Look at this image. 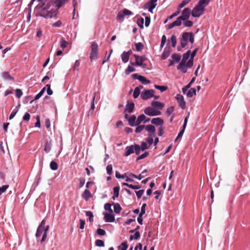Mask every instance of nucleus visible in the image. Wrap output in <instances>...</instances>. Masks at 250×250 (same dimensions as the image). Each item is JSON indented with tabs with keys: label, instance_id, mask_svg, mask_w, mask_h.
Masks as SVG:
<instances>
[{
	"label": "nucleus",
	"instance_id": "5701e85b",
	"mask_svg": "<svg viewBox=\"0 0 250 250\" xmlns=\"http://www.w3.org/2000/svg\"><path fill=\"white\" fill-rule=\"evenodd\" d=\"M134 108V103L132 102H129L128 101L127 102V104L126 105L125 111H127L129 113H130L133 112Z\"/></svg>",
	"mask_w": 250,
	"mask_h": 250
},
{
	"label": "nucleus",
	"instance_id": "c756f323",
	"mask_svg": "<svg viewBox=\"0 0 250 250\" xmlns=\"http://www.w3.org/2000/svg\"><path fill=\"white\" fill-rule=\"evenodd\" d=\"M195 95H196V89L194 88H190L186 93L187 96L189 98H191Z\"/></svg>",
	"mask_w": 250,
	"mask_h": 250
},
{
	"label": "nucleus",
	"instance_id": "dca6fc26",
	"mask_svg": "<svg viewBox=\"0 0 250 250\" xmlns=\"http://www.w3.org/2000/svg\"><path fill=\"white\" fill-rule=\"evenodd\" d=\"M151 105L155 109H156L160 111V110L162 109L165 106V104L163 103H161L159 101H152L151 103Z\"/></svg>",
	"mask_w": 250,
	"mask_h": 250
},
{
	"label": "nucleus",
	"instance_id": "f03ea898",
	"mask_svg": "<svg viewBox=\"0 0 250 250\" xmlns=\"http://www.w3.org/2000/svg\"><path fill=\"white\" fill-rule=\"evenodd\" d=\"M190 58V50H188L186 53L183 54L182 59L177 66V70L182 74H185L187 69L191 67L193 64V62L189 63Z\"/></svg>",
	"mask_w": 250,
	"mask_h": 250
},
{
	"label": "nucleus",
	"instance_id": "f704fd0d",
	"mask_svg": "<svg viewBox=\"0 0 250 250\" xmlns=\"http://www.w3.org/2000/svg\"><path fill=\"white\" fill-rule=\"evenodd\" d=\"M95 245L98 247H104V242L103 240L97 239L95 241Z\"/></svg>",
	"mask_w": 250,
	"mask_h": 250
},
{
	"label": "nucleus",
	"instance_id": "cd10ccee",
	"mask_svg": "<svg viewBox=\"0 0 250 250\" xmlns=\"http://www.w3.org/2000/svg\"><path fill=\"white\" fill-rule=\"evenodd\" d=\"M172 60L175 62H179L181 60V56L180 54L174 53L171 55Z\"/></svg>",
	"mask_w": 250,
	"mask_h": 250
},
{
	"label": "nucleus",
	"instance_id": "49530a36",
	"mask_svg": "<svg viewBox=\"0 0 250 250\" xmlns=\"http://www.w3.org/2000/svg\"><path fill=\"white\" fill-rule=\"evenodd\" d=\"M140 94V90L138 87H136L133 91V97L136 99L138 97L139 95Z\"/></svg>",
	"mask_w": 250,
	"mask_h": 250
},
{
	"label": "nucleus",
	"instance_id": "20e7f679",
	"mask_svg": "<svg viewBox=\"0 0 250 250\" xmlns=\"http://www.w3.org/2000/svg\"><path fill=\"white\" fill-rule=\"evenodd\" d=\"M192 44L194 42V35L192 32H184L180 39L181 48H184L188 44V42Z\"/></svg>",
	"mask_w": 250,
	"mask_h": 250
},
{
	"label": "nucleus",
	"instance_id": "b1692460",
	"mask_svg": "<svg viewBox=\"0 0 250 250\" xmlns=\"http://www.w3.org/2000/svg\"><path fill=\"white\" fill-rule=\"evenodd\" d=\"M67 2V0H56L54 3L56 7V11L60 9L65 3ZM57 13V12H56Z\"/></svg>",
	"mask_w": 250,
	"mask_h": 250
},
{
	"label": "nucleus",
	"instance_id": "37998d69",
	"mask_svg": "<svg viewBox=\"0 0 250 250\" xmlns=\"http://www.w3.org/2000/svg\"><path fill=\"white\" fill-rule=\"evenodd\" d=\"M144 45L141 42H137L135 43L136 50L138 52H140L143 49Z\"/></svg>",
	"mask_w": 250,
	"mask_h": 250
},
{
	"label": "nucleus",
	"instance_id": "4468645a",
	"mask_svg": "<svg viewBox=\"0 0 250 250\" xmlns=\"http://www.w3.org/2000/svg\"><path fill=\"white\" fill-rule=\"evenodd\" d=\"M146 130L148 132V136H155V128L152 125H147L145 127Z\"/></svg>",
	"mask_w": 250,
	"mask_h": 250
},
{
	"label": "nucleus",
	"instance_id": "bf43d9fd",
	"mask_svg": "<svg viewBox=\"0 0 250 250\" xmlns=\"http://www.w3.org/2000/svg\"><path fill=\"white\" fill-rule=\"evenodd\" d=\"M165 127L164 125H161L159 127L158 135L159 136H162L164 133Z\"/></svg>",
	"mask_w": 250,
	"mask_h": 250
},
{
	"label": "nucleus",
	"instance_id": "2eb2a0df",
	"mask_svg": "<svg viewBox=\"0 0 250 250\" xmlns=\"http://www.w3.org/2000/svg\"><path fill=\"white\" fill-rule=\"evenodd\" d=\"M132 76L135 79L139 80L144 84H149L150 83V81L146 79L144 76L138 75L137 74H133Z\"/></svg>",
	"mask_w": 250,
	"mask_h": 250
},
{
	"label": "nucleus",
	"instance_id": "338daca9",
	"mask_svg": "<svg viewBox=\"0 0 250 250\" xmlns=\"http://www.w3.org/2000/svg\"><path fill=\"white\" fill-rule=\"evenodd\" d=\"M62 22L61 21L59 20L56 22L54 23L52 25V26L54 27H60L62 26Z\"/></svg>",
	"mask_w": 250,
	"mask_h": 250
},
{
	"label": "nucleus",
	"instance_id": "79ce46f5",
	"mask_svg": "<svg viewBox=\"0 0 250 250\" xmlns=\"http://www.w3.org/2000/svg\"><path fill=\"white\" fill-rule=\"evenodd\" d=\"M134 152L137 155H139L142 149L141 148L140 146L137 144H134Z\"/></svg>",
	"mask_w": 250,
	"mask_h": 250
},
{
	"label": "nucleus",
	"instance_id": "58836bf2",
	"mask_svg": "<svg viewBox=\"0 0 250 250\" xmlns=\"http://www.w3.org/2000/svg\"><path fill=\"white\" fill-rule=\"evenodd\" d=\"M68 44V42L63 39H62L60 42V46L62 50L67 46Z\"/></svg>",
	"mask_w": 250,
	"mask_h": 250
},
{
	"label": "nucleus",
	"instance_id": "4c0bfd02",
	"mask_svg": "<svg viewBox=\"0 0 250 250\" xmlns=\"http://www.w3.org/2000/svg\"><path fill=\"white\" fill-rule=\"evenodd\" d=\"M154 86L155 88H156V89L159 90L161 92H163L165 91L167 89V87L166 86H161V85L155 84Z\"/></svg>",
	"mask_w": 250,
	"mask_h": 250
},
{
	"label": "nucleus",
	"instance_id": "09e8293b",
	"mask_svg": "<svg viewBox=\"0 0 250 250\" xmlns=\"http://www.w3.org/2000/svg\"><path fill=\"white\" fill-rule=\"evenodd\" d=\"M198 49V48H196L194 50H193L192 52L190 51V58L189 63H191V62H193L194 57H195Z\"/></svg>",
	"mask_w": 250,
	"mask_h": 250
},
{
	"label": "nucleus",
	"instance_id": "8fccbe9b",
	"mask_svg": "<svg viewBox=\"0 0 250 250\" xmlns=\"http://www.w3.org/2000/svg\"><path fill=\"white\" fill-rule=\"evenodd\" d=\"M137 127L135 129V132L136 133H140L144 129H145L146 126L145 125H137Z\"/></svg>",
	"mask_w": 250,
	"mask_h": 250
},
{
	"label": "nucleus",
	"instance_id": "774afa93",
	"mask_svg": "<svg viewBox=\"0 0 250 250\" xmlns=\"http://www.w3.org/2000/svg\"><path fill=\"white\" fill-rule=\"evenodd\" d=\"M190 86L191 84L189 83L187 85L182 88V90L184 94L186 93V92L188 91V89L190 88Z\"/></svg>",
	"mask_w": 250,
	"mask_h": 250
},
{
	"label": "nucleus",
	"instance_id": "0e129e2a",
	"mask_svg": "<svg viewBox=\"0 0 250 250\" xmlns=\"http://www.w3.org/2000/svg\"><path fill=\"white\" fill-rule=\"evenodd\" d=\"M79 223H80V229H83L84 228V225L85 224V220H83V219H80Z\"/></svg>",
	"mask_w": 250,
	"mask_h": 250
},
{
	"label": "nucleus",
	"instance_id": "412c9836",
	"mask_svg": "<svg viewBox=\"0 0 250 250\" xmlns=\"http://www.w3.org/2000/svg\"><path fill=\"white\" fill-rule=\"evenodd\" d=\"M134 145L127 146L125 149V156H128L134 152Z\"/></svg>",
	"mask_w": 250,
	"mask_h": 250
},
{
	"label": "nucleus",
	"instance_id": "864d4df0",
	"mask_svg": "<svg viewBox=\"0 0 250 250\" xmlns=\"http://www.w3.org/2000/svg\"><path fill=\"white\" fill-rule=\"evenodd\" d=\"M154 137L155 136H148V137H147L146 140V143L148 145H149V147L153 143V137Z\"/></svg>",
	"mask_w": 250,
	"mask_h": 250
},
{
	"label": "nucleus",
	"instance_id": "a878e982",
	"mask_svg": "<svg viewBox=\"0 0 250 250\" xmlns=\"http://www.w3.org/2000/svg\"><path fill=\"white\" fill-rule=\"evenodd\" d=\"M113 208L114 211L116 214H119L122 209L120 205L118 203H113Z\"/></svg>",
	"mask_w": 250,
	"mask_h": 250
},
{
	"label": "nucleus",
	"instance_id": "9d476101",
	"mask_svg": "<svg viewBox=\"0 0 250 250\" xmlns=\"http://www.w3.org/2000/svg\"><path fill=\"white\" fill-rule=\"evenodd\" d=\"M125 118L127 119L128 122V124L131 126H135L138 125L137 124V119L135 115H131L130 117L128 116L126 113L125 114Z\"/></svg>",
	"mask_w": 250,
	"mask_h": 250
},
{
	"label": "nucleus",
	"instance_id": "de8ad7c7",
	"mask_svg": "<svg viewBox=\"0 0 250 250\" xmlns=\"http://www.w3.org/2000/svg\"><path fill=\"white\" fill-rule=\"evenodd\" d=\"M142 151H144L149 148V145L146 142H142L140 146Z\"/></svg>",
	"mask_w": 250,
	"mask_h": 250
},
{
	"label": "nucleus",
	"instance_id": "69168bd1",
	"mask_svg": "<svg viewBox=\"0 0 250 250\" xmlns=\"http://www.w3.org/2000/svg\"><path fill=\"white\" fill-rule=\"evenodd\" d=\"M135 192L137 198L139 199L142 197V195L143 194L144 190L143 189H141L137 191H135Z\"/></svg>",
	"mask_w": 250,
	"mask_h": 250
},
{
	"label": "nucleus",
	"instance_id": "a18cd8bd",
	"mask_svg": "<svg viewBox=\"0 0 250 250\" xmlns=\"http://www.w3.org/2000/svg\"><path fill=\"white\" fill-rule=\"evenodd\" d=\"M120 188H113V195L112 198L113 200H115L116 198H117L119 195Z\"/></svg>",
	"mask_w": 250,
	"mask_h": 250
},
{
	"label": "nucleus",
	"instance_id": "423d86ee",
	"mask_svg": "<svg viewBox=\"0 0 250 250\" xmlns=\"http://www.w3.org/2000/svg\"><path fill=\"white\" fill-rule=\"evenodd\" d=\"M144 113L149 116H156L161 114V112L153 106H147L144 110Z\"/></svg>",
	"mask_w": 250,
	"mask_h": 250
},
{
	"label": "nucleus",
	"instance_id": "f257e3e1",
	"mask_svg": "<svg viewBox=\"0 0 250 250\" xmlns=\"http://www.w3.org/2000/svg\"><path fill=\"white\" fill-rule=\"evenodd\" d=\"M51 5V3L49 2L46 3L44 2L43 4H39L36 7V16L45 19H50L53 17H56L57 14L56 10L51 9L48 11Z\"/></svg>",
	"mask_w": 250,
	"mask_h": 250
},
{
	"label": "nucleus",
	"instance_id": "4d7b16f0",
	"mask_svg": "<svg viewBox=\"0 0 250 250\" xmlns=\"http://www.w3.org/2000/svg\"><path fill=\"white\" fill-rule=\"evenodd\" d=\"M183 24L185 27H190L193 25V22L188 20L187 21H184Z\"/></svg>",
	"mask_w": 250,
	"mask_h": 250
},
{
	"label": "nucleus",
	"instance_id": "e433bc0d",
	"mask_svg": "<svg viewBox=\"0 0 250 250\" xmlns=\"http://www.w3.org/2000/svg\"><path fill=\"white\" fill-rule=\"evenodd\" d=\"M191 0H183L182 2L178 5V9H182L185 5L188 4Z\"/></svg>",
	"mask_w": 250,
	"mask_h": 250
},
{
	"label": "nucleus",
	"instance_id": "603ef678",
	"mask_svg": "<svg viewBox=\"0 0 250 250\" xmlns=\"http://www.w3.org/2000/svg\"><path fill=\"white\" fill-rule=\"evenodd\" d=\"M171 45L173 47H174L176 46V43H177V40H176V37L175 35H173L171 36Z\"/></svg>",
	"mask_w": 250,
	"mask_h": 250
},
{
	"label": "nucleus",
	"instance_id": "6ab92c4d",
	"mask_svg": "<svg viewBox=\"0 0 250 250\" xmlns=\"http://www.w3.org/2000/svg\"><path fill=\"white\" fill-rule=\"evenodd\" d=\"M151 123L155 125L159 126V127L161 125H163L164 120L159 117L155 118L151 120Z\"/></svg>",
	"mask_w": 250,
	"mask_h": 250
},
{
	"label": "nucleus",
	"instance_id": "ea45409f",
	"mask_svg": "<svg viewBox=\"0 0 250 250\" xmlns=\"http://www.w3.org/2000/svg\"><path fill=\"white\" fill-rule=\"evenodd\" d=\"M50 167L52 170H56L58 169V166L56 162L52 161L50 163Z\"/></svg>",
	"mask_w": 250,
	"mask_h": 250
},
{
	"label": "nucleus",
	"instance_id": "c85d7f7f",
	"mask_svg": "<svg viewBox=\"0 0 250 250\" xmlns=\"http://www.w3.org/2000/svg\"><path fill=\"white\" fill-rule=\"evenodd\" d=\"M45 87L43 88L40 91V92L35 96L34 99L30 101V103H32L35 100L39 99L41 97V96L43 95V94L44 93V92L45 91Z\"/></svg>",
	"mask_w": 250,
	"mask_h": 250
},
{
	"label": "nucleus",
	"instance_id": "6e6d98bb",
	"mask_svg": "<svg viewBox=\"0 0 250 250\" xmlns=\"http://www.w3.org/2000/svg\"><path fill=\"white\" fill-rule=\"evenodd\" d=\"M174 111V107L173 106L168 107L166 110V114L167 116H169Z\"/></svg>",
	"mask_w": 250,
	"mask_h": 250
},
{
	"label": "nucleus",
	"instance_id": "7ed1b4c3",
	"mask_svg": "<svg viewBox=\"0 0 250 250\" xmlns=\"http://www.w3.org/2000/svg\"><path fill=\"white\" fill-rule=\"evenodd\" d=\"M210 0H199L191 11V16L194 18H198L203 14L205 7L208 5Z\"/></svg>",
	"mask_w": 250,
	"mask_h": 250
},
{
	"label": "nucleus",
	"instance_id": "72a5a7b5",
	"mask_svg": "<svg viewBox=\"0 0 250 250\" xmlns=\"http://www.w3.org/2000/svg\"><path fill=\"white\" fill-rule=\"evenodd\" d=\"M113 206V203L112 204L110 203H106L104 205V208L105 210H107L109 212H113L112 209H111V206Z\"/></svg>",
	"mask_w": 250,
	"mask_h": 250
},
{
	"label": "nucleus",
	"instance_id": "f8f14e48",
	"mask_svg": "<svg viewBox=\"0 0 250 250\" xmlns=\"http://www.w3.org/2000/svg\"><path fill=\"white\" fill-rule=\"evenodd\" d=\"M179 107L182 109H184L186 108V102L184 100V97L181 94H177L175 96Z\"/></svg>",
	"mask_w": 250,
	"mask_h": 250
},
{
	"label": "nucleus",
	"instance_id": "aec40b11",
	"mask_svg": "<svg viewBox=\"0 0 250 250\" xmlns=\"http://www.w3.org/2000/svg\"><path fill=\"white\" fill-rule=\"evenodd\" d=\"M82 198L87 201L90 198L93 197V195L91 193L90 191L87 189H85L82 195Z\"/></svg>",
	"mask_w": 250,
	"mask_h": 250
},
{
	"label": "nucleus",
	"instance_id": "052dcab7",
	"mask_svg": "<svg viewBox=\"0 0 250 250\" xmlns=\"http://www.w3.org/2000/svg\"><path fill=\"white\" fill-rule=\"evenodd\" d=\"M146 204L144 203L142 205L141 208V211L139 214L141 215H144L146 213Z\"/></svg>",
	"mask_w": 250,
	"mask_h": 250
},
{
	"label": "nucleus",
	"instance_id": "4be33fe9",
	"mask_svg": "<svg viewBox=\"0 0 250 250\" xmlns=\"http://www.w3.org/2000/svg\"><path fill=\"white\" fill-rule=\"evenodd\" d=\"M157 4H154L149 1L146 2L145 5V8L147 9L148 11L152 13L153 10L156 7Z\"/></svg>",
	"mask_w": 250,
	"mask_h": 250
},
{
	"label": "nucleus",
	"instance_id": "c03bdc74",
	"mask_svg": "<svg viewBox=\"0 0 250 250\" xmlns=\"http://www.w3.org/2000/svg\"><path fill=\"white\" fill-rule=\"evenodd\" d=\"M137 23L138 26L141 28H144V20L143 18H138L137 21Z\"/></svg>",
	"mask_w": 250,
	"mask_h": 250
},
{
	"label": "nucleus",
	"instance_id": "393cba45",
	"mask_svg": "<svg viewBox=\"0 0 250 250\" xmlns=\"http://www.w3.org/2000/svg\"><path fill=\"white\" fill-rule=\"evenodd\" d=\"M170 52V49H165L161 56V59L162 60H166L169 56Z\"/></svg>",
	"mask_w": 250,
	"mask_h": 250
},
{
	"label": "nucleus",
	"instance_id": "6e6552de",
	"mask_svg": "<svg viewBox=\"0 0 250 250\" xmlns=\"http://www.w3.org/2000/svg\"><path fill=\"white\" fill-rule=\"evenodd\" d=\"M154 90L153 89L146 90L142 92L141 94L142 99L146 100L154 97Z\"/></svg>",
	"mask_w": 250,
	"mask_h": 250
},
{
	"label": "nucleus",
	"instance_id": "473e14b6",
	"mask_svg": "<svg viewBox=\"0 0 250 250\" xmlns=\"http://www.w3.org/2000/svg\"><path fill=\"white\" fill-rule=\"evenodd\" d=\"M2 75L3 78L6 80L14 81V78L12 77L8 72H3Z\"/></svg>",
	"mask_w": 250,
	"mask_h": 250
},
{
	"label": "nucleus",
	"instance_id": "a19ab883",
	"mask_svg": "<svg viewBox=\"0 0 250 250\" xmlns=\"http://www.w3.org/2000/svg\"><path fill=\"white\" fill-rule=\"evenodd\" d=\"M135 71V68L132 66L128 65L127 68L125 70V74L127 75H129L130 73L134 72Z\"/></svg>",
	"mask_w": 250,
	"mask_h": 250
},
{
	"label": "nucleus",
	"instance_id": "680f3d73",
	"mask_svg": "<svg viewBox=\"0 0 250 250\" xmlns=\"http://www.w3.org/2000/svg\"><path fill=\"white\" fill-rule=\"evenodd\" d=\"M166 41H167L166 36L165 35H163L162 37L161 42V44H160V48L161 49H162L165 45Z\"/></svg>",
	"mask_w": 250,
	"mask_h": 250
},
{
	"label": "nucleus",
	"instance_id": "39448f33",
	"mask_svg": "<svg viewBox=\"0 0 250 250\" xmlns=\"http://www.w3.org/2000/svg\"><path fill=\"white\" fill-rule=\"evenodd\" d=\"M91 50L89 59L91 61H92L98 57V45L96 42H92L91 43Z\"/></svg>",
	"mask_w": 250,
	"mask_h": 250
},
{
	"label": "nucleus",
	"instance_id": "ddd939ff",
	"mask_svg": "<svg viewBox=\"0 0 250 250\" xmlns=\"http://www.w3.org/2000/svg\"><path fill=\"white\" fill-rule=\"evenodd\" d=\"M104 219L105 222L112 223L115 221V215L113 212H104Z\"/></svg>",
	"mask_w": 250,
	"mask_h": 250
},
{
	"label": "nucleus",
	"instance_id": "3c124183",
	"mask_svg": "<svg viewBox=\"0 0 250 250\" xmlns=\"http://www.w3.org/2000/svg\"><path fill=\"white\" fill-rule=\"evenodd\" d=\"M148 154H149L148 152L145 151L144 153H143L142 154L140 155L139 156L137 157L136 160V161H138L140 160L143 159L146 157L148 155Z\"/></svg>",
	"mask_w": 250,
	"mask_h": 250
},
{
	"label": "nucleus",
	"instance_id": "7c9ffc66",
	"mask_svg": "<svg viewBox=\"0 0 250 250\" xmlns=\"http://www.w3.org/2000/svg\"><path fill=\"white\" fill-rule=\"evenodd\" d=\"M51 148V141H46L44 145V150L46 153H48Z\"/></svg>",
	"mask_w": 250,
	"mask_h": 250
},
{
	"label": "nucleus",
	"instance_id": "bb28decb",
	"mask_svg": "<svg viewBox=\"0 0 250 250\" xmlns=\"http://www.w3.org/2000/svg\"><path fill=\"white\" fill-rule=\"evenodd\" d=\"M141 234L139 231H136L134 235L129 236V240L131 241L133 240H138L140 238Z\"/></svg>",
	"mask_w": 250,
	"mask_h": 250
},
{
	"label": "nucleus",
	"instance_id": "f3484780",
	"mask_svg": "<svg viewBox=\"0 0 250 250\" xmlns=\"http://www.w3.org/2000/svg\"><path fill=\"white\" fill-rule=\"evenodd\" d=\"M131 55V51H124L121 55V59L124 63H126L129 59V56Z\"/></svg>",
	"mask_w": 250,
	"mask_h": 250
},
{
	"label": "nucleus",
	"instance_id": "13d9d810",
	"mask_svg": "<svg viewBox=\"0 0 250 250\" xmlns=\"http://www.w3.org/2000/svg\"><path fill=\"white\" fill-rule=\"evenodd\" d=\"M96 233L98 235L101 236H104L106 234L105 231L104 229L100 228H99L97 229Z\"/></svg>",
	"mask_w": 250,
	"mask_h": 250
},
{
	"label": "nucleus",
	"instance_id": "c9c22d12",
	"mask_svg": "<svg viewBox=\"0 0 250 250\" xmlns=\"http://www.w3.org/2000/svg\"><path fill=\"white\" fill-rule=\"evenodd\" d=\"M128 248V244L126 241H125L121 243L118 247V249L121 250H126Z\"/></svg>",
	"mask_w": 250,
	"mask_h": 250
},
{
	"label": "nucleus",
	"instance_id": "a211bd4d",
	"mask_svg": "<svg viewBox=\"0 0 250 250\" xmlns=\"http://www.w3.org/2000/svg\"><path fill=\"white\" fill-rule=\"evenodd\" d=\"M183 21L180 18V17H178L176 20L173 21V22L169 24L168 25V29H170L173 28L175 26H179L182 24V21Z\"/></svg>",
	"mask_w": 250,
	"mask_h": 250
},
{
	"label": "nucleus",
	"instance_id": "9b49d317",
	"mask_svg": "<svg viewBox=\"0 0 250 250\" xmlns=\"http://www.w3.org/2000/svg\"><path fill=\"white\" fill-rule=\"evenodd\" d=\"M133 56L135 59V63L137 65L142 66L143 68H145L146 67V64L143 63V62L145 60L144 57L142 56H139L136 54H134Z\"/></svg>",
	"mask_w": 250,
	"mask_h": 250
},
{
	"label": "nucleus",
	"instance_id": "e2e57ef3",
	"mask_svg": "<svg viewBox=\"0 0 250 250\" xmlns=\"http://www.w3.org/2000/svg\"><path fill=\"white\" fill-rule=\"evenodd\" d=\"M106 170L107 172V174L108 175H111L112 171V166L111 165H108L106 166Z\"/></svg>",
	"mask_w": 250,
	"mask_h": 250
},
{
	"label": "nucleus",
	"instance_id": "1a4fd4ad",
	"mask_svg": "<svg viewBox=\"0 0 250 250\" xmlns=\"http://www.w3.org/2000/svg\"><path fill=\"white\" fill-rule=\"evenodd\" d=\"M190 14H191V11L189 8L187 7L183 9L182 12V14L180 16V18L183 21L188 20Z\"/></svg>",
	"mask_w": 250,
	"mask_h": 250
},
{
	"label": "nucleus",
	"instance_id": "0eeeda50",
	"mask_svg": "<svg viewBox=\"0 0 250 250\" xmlns=\"http://www.w3.org/2000/svg\"><path fill=\"white\" fill-rule=\"evenodd\" d=\"M133 15V14L131 11L127 9H124L122 11L119 12L117 15L116 19L118 21H123L125 16H131Z\"/></svg>",
	"mask_w": 250,
	"mask_h": 250
},
{
	"label": "nucleus",
	"instance_id": "2f4dec72",
	"mask_svg": "<svg viewBox=\"0 0 250 250\" xmlns=\"http://www.w3.org/2000/svg\"><path fill=\"white\" fill-rule=\"evenodd\" d=\"M146 116L144 114L139 115L137 118V124L140 125L142 122L144 123Z\"/></svg>",
	"mask_w": 250,
	"mask_h": 250
},
{
	"label": "nucleus",
	"instance_id": "5fc2aeb1",
	"mask_svg": "<svg viewBox=\"0 0 250 250\" xmlns=\"http://www.w3.org/2000/svg\"><path fill=\"white\" fill-rule=\"evenodd\" d=\"M95 98H96V93H94L92 96V102H91V105H90V110H92V112H93V111L94 110V109L95 108L94 101L95 100Z\"/></svg>",
	"mask_w": 250,
	"mask_h": 250
}]
</instances>
